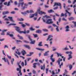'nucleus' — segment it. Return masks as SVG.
Instances as JSON below:
<instances>
[{
  "label": "nucleus",
  "mask_w": 76,
  "mask_h": 76,
  "mask_svg": "<svg viewBox=\"0 0 76 76\" xmlns=\"http://www.w3.org/2000/svg\"><path fill=\"white\" fill-rule=\"evenodd\" d=\"M37 18H37V17L34 18V20H37Z\"/></svg>",
  "instance_id": "338daca9"
},
{
  "label": "nucleus",
  "mask_w": 76,
  "mask_h": 76,
  "mask_svg": "<svg viewBox=\"0 0 76 76\" xmlns=\"http://www.w3.org/2000/svg\"><path fill=\"white\" fill-rule=\"evenodd\" d=\"M9 36L10 37H12V39H15V38L13 37H14V35H13V34H10V35Z\"/></svg>",
  "instance_id": "4be33fe9"
},
{
  "label": "nucleus",
  "mask_w": 76,
  "mask_h": 76,
  "mask_svg": "<svg viewBox=\"0 0 76 76\" xmlns=\"http://www.w3.org/2000/svg\"><path fill=\"white\" fill-rule=\"evenodd\" d=\"M36 32L38 34H41L42 33V30H36Z\"/></svg>",
  "instance_id": "a211bd4d"
},
{
  "label": "nucleus",
  "mask_w": 76,
  "mask_h": 76,
  "mask_svg": "<svg viewBox=\"0 0 76 76\" xmlns=\"http://www.w3.org/2000/svg\"><path fill=\"white\" fill-rule=\"evenodd\" d=\"M60 61H62V59L61 58H59L58 59L57 61V63H58L59 66V67L60 69H61V66H63V63L61 62V64H60Z\"/></svg>",
  "instance_id": "f03ea898"
},
{
  "label": "nucleus",
  "mask_w": 76,
  "mask_h": 76,
  "mask_svg": "<svg viewBox=\"0 0 76 76\" xmlns=\"http://www.w3.org/2000/svg\"><path fill=\"white\" fill-rule=\"evenodd\" d=\"M15 28L16 31L18 32L20 34H22L23 31H20V27L17 26H15Z\"/></svg>",
  "instance_id": "20e7f679"
},
{
  "label": "nucleus",
  "mask_w": 76,
  "mask_h": 76,
  "mask_svg": "<svg viewBox=\"0 0 76 76\" xmlns=\"http://www.w3.org/2000/svg\"><path fill=\"white\" fill-rule=\"evenodd\" d=\"M67 70L66 69H65V72L63 76H65V75L67 74Z\"/></svg>",
  "instance_id": "79ce46f5"
},
{
  "label": "nucleus",
  "mask_w": 76,
  "mask_h": 76,
  "mask_svg": "<svg viewBox=\"0 0 76 76\" xmlns=\"http://www.w3.org/2000/svg\"><path fill=\"white\" fill-rule=\"evenodd\" d=\"M53 36H52V35H49L48 38H47V39L46 40V41H48L49 40V39H50V38H53Z\"/></svg>",
  "instance_id": "aec40b11"
},
{
  "label": "nucleus",
  "mask_w": 76,
  "mask_h": 76,
  "mask_svg": "<svg viewBox=\"0 0 76 76\" xmlns=\"http://www.w3.org/2000/svg\"><path fill=\"white\" fill-rule=\"evenodd\" d=\"M57 54L58 57H59V56H60L61 57V56H62V55L61 53H57Z\"/></svg>",
  "instance_id": "4c0bfd02"
},
{
  "label": "nucleus",
  "mask_w": 76,
  "mask_h": 76,
  "mask_svg": "<svg viewBox=\"0 0 76 76\" xmlns=\"http://www.w3.org/2000/svg\"><path fill=\"white\" fill-rule=\"evenodd\" d=\"M40 10H41V9H40V8H39L37 10V12H39V14L41 15V14H44V15H45V14H46V13L45 12Z\"/></svg>",
  "instance_id": "423d86ee"
},
{
  "label": "nucleus",
  "mask_w": 76,
  "mask_h": 76,
  "mask_svg": "<svg viewBox=\"0 0 76 76\" xmlns=\"http://www.w3.org/2000/svg\"><path fill=\"white\" fill-rule=\"evenodd\" d=\"M15 53L18 55V56H20V54H21L20 52H19V50L18 49H17V51H15Z\"/></svg>",
  "instance_id": "ddd939ff"
},
{
  "label": "nucleus",
  "mask_w": 76,
  "mask_h": 76,
  "mask_svg": "<svg viewBox=\"0 0 76 76\" xmlns=\"http://www.w3.org/2000/svg\"><path fill=\"white\" fill-rule=\"evenodd\" d=\"M48 18H49V17L47 15H45L42 18L43 22H44V23L46 22V21L45 20H47V19Z\"/></svg>",
  "instance_id": "6e6552de"
},
{
  "label": "nucleus",
  "mask_w": 76,
  "mask_h": 76,
  "mask_svg": "<svg viewBox=\"0 0 76 76\" xmlns=\"http://www.w3.org/2000/svg\"><path fill=\"white\" fill-rule=\"evenodd\" d=\"M62 19L63 20H64V21H67V20L65 19V18H63Z\"/></svg>",
  "instance_id": "0e129e2a"
},
{
  "label": "nucleus",
  "mask_w": 76,
  "mask_h": 76,
  "mask_svg": "<svg viewBox=\"0 0 76 76\" xmlns=\"http://www.w3.org/2000/svg\"><path fill=\"white\" fill-rule=\"evenodd\" d=\"M69 50V49L67 47H66L65 48H62V50H65V51H68Z\"/></svg>",
  "instance_id": "412c9836"
},
{
  "label": "nucleus",
  "mask_w": 76,
  "mask_h": 76,
  "mask_svg": "<svg viewBox=\"0 0 76 76\" xmlns=\"http://www.w3.org/2000/svg\"><path fill=\"white\" fill-rule=\"evenodd\" d=\"M7 31V30H4L2 31V32L4 33V32H6Z\"/></svg>",
  "instance_id": "864d4df0"
},
{
  "label": "nucleus",
  "mask_w": 76,
  "mask_h": 76,
  "mask_svg": "<svg viewBox=\"0 0 76 76\" xmlns=\"http://www.w3.org/2000/svg\"><path fill=\"white\" fill-rule=\"evenodd\" d=\"M69 53H70V54L69 55V58H68V60H69L70 59L72 58V54H73L72 52L71 51L69 52Z\"/></svg>",
  "instance_id": "9d476101"
},
{
  "label": "nucleus",
  "mask_w": 76,
  "mask_h": 76,
  "mask_svg": "<svg viewBox=\"0 0 76 76\" xmlns=\"http://www.w3.org/2000/svg\"><path fill=\"white\" fill-rule=\"evenodd\" d=\"M9 13V12L8 11H7L5 12H3L2 14L3 15H6V14H8Z\"/></svg>",
  "instance_id": "5701e85b"
},
{
  "label": "nucleus",
  "mask_w": 76,
  "mask_h": 76,
  "mask_svg": "<svg viewBox=\"0 0 76 76\" xmlns=\"http://www.w3.org/2000/svg\"><path fill=\"white\" fill-rule=\"evenodd\" d=\"M24 46L25 47H26V48H27L28 49H29V48H30V46H29V45H25Z\"/></svg>",
  "instance_id": "cd10ccee"
},
{
  "label": "nucleus",
  "mask_w": 76,
  "mask_h": 76,
  "mask_svg": "<svg viewBox=\"0 0 76 76\" xmlns=\"http://www.w3.org/2000/svg\"><path fill=\"white\" fill-rule=\"evenodd\" d=\"M28 38H29L30 41H31L30 42V44H35V40L32 41V39L31 38V37L30 36H28Z\"/></svg>",
  "instance_id": "39448f33"
},
{
  "label": "nucleus",
  "mask_w": 76,
  "mask_h": 76,
  "mask_svg": "<svg viewBox=\"0 0 76 76\" xmlns=\"http://www.w3.org/2000/svg\"><path fill=\"white\" fill-rule=\"evenodd\" d=\"M25 66H26L27 65V62H26V60H25Z\"/></svg>",
  "instance_id": "bf43d9fd"
},
{
  "label": "nucleus",
  "mask_w": 76,
  "mask_h": 76,
  "mask_svg": "<svg viewBox=\"0 0 76 76\" xmlns=\"http://www.w3.org/2000/svg\"><path fill=\"white\" fill-rule=\"evenodd\" d=\"M9 48V47H8V46L7 45H5L4 48Z\"/></svg>",
  "instance_id": "4d7b16f0"
},
{
  "label": "nucleus",
  "mask_w": 76,
  "mask_h": 76,
  "mask_svg": "<svg viewBox=\"0 0 76 76\" xmlns=\"http://www.w3.org/2000/svg\"><path fill=\"white\" fill-rule=\"evenodd\" d=\"M66 29L65 31L66 32H69L70 31L69 29V26H67L65 27Z\"/></svg>",
  "instance_id": "f8f14e48"
},
{
  "label": "nucleus",
  "mask_w": 76,
  "mask_h": 76,
  "mask_svg": "<svg viewBox=\"0 0 76 76\" xmlns=\"http://www.w3.org/2000/svg\"><path fill=\"white\" fill-rule=\"evenodd\" d=\"M15 41H16V42H17V44H18V42H21V43L22 42V41L20 40H15Z\"/></svg>",
  "instance_id": "f704fd0d"
},
{
  "label": "nucleus",
  "mask_w": 76,
  "mask_h": 76,
  "mask_svg": "<svg viewBox=\"0 0 76 76\" xmlns=\"http://www.w3.org/2000/svg\"><path fill=\"white\" fill-rule=\"evenodd\" d=\"M33 73H34V74H35V73H36V71H35V70H33Z\"/></svg>",
  "instance_id": "774afa93"
},
{
  "label": "nucleus",
  "mask_w": 76,
  "mask_h": 76,
  "mask_svg": "<svg viewBox=\"0 0 76 76\" xmlns=\"http://www.w3.org/2000/svg\"><path fill=\"white\" fill-rule=\"evenodd\" d=\"M2 60H3L5 62H6V63H7V62H8V61H9L7 58H6L4 57V58H2Z\"/></svg>",
  "instance_id": "dca6fc26"
},
{
  "label": "nucleus",
  "mask_w": 76,
  "mask_h": 76,
  "mask_svg": "<svg viewBox=\"0 0 76 76\" xmlns=\"http://www.w3.org/2000/svg\"><path fill=\"white\" fill-rule=\"evenodd\" d=\"M69 70H71L72 69V65H69Z\"/></svg>",
  "instance_id": "c03bdc74"
},
{
  "label": "nucleus",
  "mask_w": 76,
  "mask_h": 76,
  "mask_svg": "<svg viewBox=\"0 0 76 76\" xmlns=\"http://www.w3.org/2000/svg\"><path fill=\"white\" fill-rule=\"evenodd\" d=\"M10 1H9L7 4V6H10Z\"/></svg>",
  "instance_id": "8fccbe9b"
},
{
  "label": "nucleus",
  "mask_w": 76,
  "mask_h": 76,
  "mask_svg": "<svg viewBox=\"0 0 76 76\" xmlns=\"http://www.w3.org/2000/svg\"><path fill=\"white\" fill-rule=\"evenodd\" d=\"M60 5H61V4H60V3L59 2H55L54 4V5H53V6H60Z\"/></svg>",
  "instance_id": "4468645a"
},
{
  "label": "nucleus",
  "mask_w": 76,
  "mask_h": 76,
  "mask_svg": "<svg viewBox=\"0 0 76 76\" xmlns=\"http://www.w3.org/2000/svg\"><path fill=\"white\" fill-rule=\"evenodd\" d=\"M10 34H11V32L10 31H8L7 32V35H10Z\"/></svg>",
  "instance_id": "ea45409f"
},
{
  "label": "nucleus",
  "mask_w": 76,
  "mask_h": 76,
  "mask_svg": "<svg viewBox=\"0 0 76 76\" xmlns=\"http://www.w3.org/2000/svg\"><path fill=\"white\" fill-rule=\"evenodd\" d=\"M37 50H39V51H44L45 49H42V48H36Z\"/></svg>",
  "instance_id": "a878e982"
},
{
  "label": "nucleus",
  "mask_w": 76,
  "mask_h": 76,
  "mask_svg": "<svg viewBox=\"0 0 76 76\" xmlns=\"http://www.w3.org/2000/svg\"><path fill=\"white\" fill-rule=\"evenodd\" d=\"M30 29L31 31H33L35 30V29L33 28L32 27H31L30 28Z\"/></svg>",
  "instance_id": "a18cd8bd"
},
{
  "label": "nucleus",
  "mask_w": 76,
  "mask_h": 76,
  "mask_svg": "<svg viewBox=\"0 0 76 76\" xmlns=\"http://www.w3.org/2000/svg\"><path fill=\"white\" fill-rule=\"evenodd\" d=\"M7 56L8 57V58H10H10H11V56H9L8 55H7Z\"/></svg>",
  "instance_id": "69168bd1"
},
{
  "label": "nucleus",
  "mask_w": 76,
  "mask_h": 76,
  "mask_svg": "<svg viewBox=\"0 0 76 76\" xmlns=\"http://www.w3.org/2000/svg\"><path fill=\"white\" fill-rule=\"evenodd\" d=\"M39 46H42V42H40L38 44Z\"/></svg>",
  "instance_id": "37998d69"
},
{
  "label": "nucleus",
  "mask_w": 76,
  "mask_h": 76,
  "mask_svg": "<svg viewBox=\"0 0 76 76\" xmlns=\"http://www.w3.org/2000/svg\"><path fill=\"white\" fill-rule=\"evenodd\" d=\"M18 37L20 39H23V38L22 37L20 36L19 34L18 35Z\"/></svg>",
  "instance_id": "393cba45"
},
{
  "label": "nucleus",
  "mask_w": 76,
  "mask_h": 76,
  "mask_svg": "<svg viewBox=\"0 0 76 76\" xmlns=\"http://www.w3.org/2000/svg\"><path fill=\"white\" fill-rule=\"evenodd\" d=\"M3 3L2 2L0 3V10H3V9H2V7H3Z\"/></svg>",
  "instance_id": "6ab92c4d"
},
{
  "label": "nucleus",
  "mask_w": 76,
  "mask_h": 76,
  "mask_svg": "<svg viewBox=\"0 0 76 76\" xmlns=\"http://www.w3.org/2000/svg\"><path fill=\"white\" fill-rule=\"evenodd\" d=\"M20 69V68H17L16 69L17 71H19V72H20V70L21 71V69Z\"/></svg>",
  "instance_id": "09e8293b"
},
{
  "label": "nucleus",
  "mask_w": 76,
  "mask_h": 76,
  "mask_svg": "<svg viewBox=\"0 0 76 76\" xmlns=\"http://www.w3.org/2000/svg\"><path fill=\"white\" fill-rule=\"evenodd\" d=\"M21 13L22 14V15H24V16H26V15L27 14V13L26 12H21Z\"/></svg>",
  "instance_id": "c9c22d12"
},
{
  "label": "nucleus",
  "mask_w": 76,
  "mask_h": 76,
  "mask_svg": "<svg viewBox=\"0 0 76 76\" xmlns=\"http://www.w3.org/2000/svg\"><path fill=\"white\" fill-rule=\"evenodd\" d=\"M52 48H53V51H56V50H57V49L55 48V47H53Z\"/></svg>",
  "instance_id": "e433bc0d"
},
{
  "label": "nucleus",
  "mask_w": 76,
  "mask_h": 76,
  "mask_svg": "<svg viewBox=\"0 0 76 76\" xmlns=\"http://www.w3.org/2000/svg\"><path fill=\"white\" fill-rule=\"evenodd\" d=\"M25 24L26 26H30V24L28 23H26Z\"/></svg>",
  "instance_id": "3c124183"
},
{
  "label": "nucleus",
  "mask_w": 76,
  "mask_h": 76,
  "mask_svg": "<svg viewBox=\"0 0 76 76\" xmlns=\"http://www.w3.org/2000/svg\"><path fill=\"white\" fill-rule=\"evenodd\" d=\"M33 35L34 36V38H37L38 37V35L37 34H33Z\"/></svg>",
  "instance_id": "473e14b6"
},
{
  "label": "nucleus",
  "mask_w": 76,
  "mask_h": 76,
  "mask_svg": "<svg viewBox=\"0 0 76 76\" xmlns=\"http://www.w3.org/2000/svg\"><path fill=\"white\" fill-rule=\"evenodd\" d=\"M10 25H12L13 26H15L16 25V24H15L14 23H11L10 24Z\"/></svg>",
  "instance_id": "49530a36"
},
{
  "label": "nucleus",
  "mask_w": 76,
  "mask_h": 76,
  "mask_svg": "<svg viewBox=\"0 0 76 76\" xmlns=\"http://www.w3.org/2000/svg\"><path fill=\"white\" fill-rule=\"evenodd\" d=\"M48 12L49 13H51L52 12H53V11L52 10H49L48 11Z\"/></svg>",
  "instance_id": "de8ad7c7"
},
{
  "label": "nucleus",
  "mask_w": 76,
  "mask_h": 76,
  "mask_svg": "<svg viewBox=\"0 0 76 76\" xmlns=\"http://www.w3.org/2000/svg\"><path fill=\"white\" fill-rule=\"evenodd\" d=\"M44 70V69H45V64H43V66H42L41 67V70Z\"/></svg>",
  "instance_id": "bb28decb"
},
{
  "label": "nucleus",
  "mask_w": 76,
  "mask_h": 76,
  "mask_svg": "<svg viewBox=\"0 0 76 76\" xmlns=\"http://www.w3.org/2000/svg\"><path fill=\"white\" fill-rule=\"evenodd\" d=\"M21 62L20 61V62L19 63H18V65L19 66V67L20 69H22V67L21 66L19 65L20 64V62Z\"/></svg>",
  "instance_id": "c756f323"
},
{
  "label": "nucleus",
  "mask_w": 76,
  "mask_h": 76,
  "mask_svg": "<svg viewBox=\"0 0 76 76\" xmlns=\"http://www.w3.org/2000/svg\"><path fill=\"white\" fill-rule=\"evenodd\" d=\"M38 15V12H37L35 14H33L31 15H30L29 18H32L33 17H34V16H37Z\"/></svg>",
  "instance_id": "1a4fd4ad"
},
{
  "label": "nucleus",
  "mask_w": 76,
  "mask_h": 76,
  "mask_svg": "<svg viewBox=\"0 0 76 76\" xmlns=\"http://www.w3.org/2000/svg\"><path fill=\"white\" fill-rule=\"evenodd\" d=\"M66 13H65V15L64 14L62 13L61 15V17H62L63 16H64V15L65 16V17H67V13H68L69 15V16H70V15H71L70 14V12H68V11H67V10H66Z\"/></svg>",
  "instance_id": "7ed1b4c3"
},
{
  "label": "nucleus",
  "mask_w": 76,
  "mask_h": 76,
  "mask_svg": "<svg viewBox=\"0 0 76 76\" xmlns=\"http://www.w3.org/2000/svg\"><path fill=\"white\" fill-rule=\"evenodd\" d=\"M22 53L23 56H25V54H26V52L25 50H23L22 51Z\"/></svg>",
  "instance_id": "7c9ffc66"
},
{
  "label": "nucleus",
  "mask_w": 76,
  "mask_h": 76,
  "mask_svg": "<svg viewBox=\"0 0 76 76\" xmlns=\"http://www.w3.org/2000/svg\"><path fill=\"white\" fill-rule=\"evenodd\" d=\"M36 64H37V63H35L33 64V67L34 68H36Z\"/></svg>",
  "instance_id": "72a5a7b5"
},
{
  "label": "nucleus",
  "mask_w": 76,
  "mask_h": 76,
  "mask_svg": "<svg viewBox=\"0 0 76 76\" xmlns=\"http://www.w3.org/2000/svg\"><path fill=\"white\" fill-rule=\"evenodd\" d=\"M69 20H74L75 18L73 17H71V18H69Z\"/></svg>",
  "instance_id": "2f4dec72"
},
{
  "label": "nucleus",
  "mask_w": 76,
  "mask_h": 76,
  "mask_svg": "<svg viewBox=\"0 0 76 76\" xmlns=\"http://www.w3.org/2000/svg\"><path fill=\"white\" fill-rule=\"evenodd\" d=\"M43 31H44V32H48V30L47 29H43Z\"/></svg>",
  "instance_id": "603ef678"
},
{
  "label": "nucleus",
  "mask_w": 76,
  "mask_h": 76,
  "mask_svg": "<svg viewBox=\"0 0 76 76\" xmlns=\"http://www.w3.org/2000/svg\"><path fill=\"white\" fill-rule=\"evenodd\" d=\"M14 55L15 57H17V58H19V56H18L16 54H14Z\"/></svg>",
  "instance_id": "13d9d810"
},
{
  "label": "nucleus",
  "mask_w": 76,
  "mask_h": 76,
  "mask_svg": "<svg viewBox=\"0 0 76 76\" xmlns=\"http://www.w3.org/2000/svg\"><path fill=\"white\" fill-rule=\"evenodd\" d=\"M48 53H49V51H48L47 52H45V53H44V56H48Z\"/></svg>",
  "instance_id": "b1692460"
},
{
  "label": "nucleus",
  "mask_w": 76,
  "mask_h": 76,
  "mask_svg": "<svg viewBox=\"0 0 76 76\" xmlns=\"http://www.w3.org/2000/svg\"><path fill=\"white\" fill-rule=\"evenodd\" d=\"M53 38H52L49 40V41H50V44H53V42L51 41L53 40Z\"/></svg>",
  "instance_id": "a19ab883"
},
{
  "label": "nucleus",
  "mask_w": 76,
  "mask_h": 76,
  "mask_svg": "<svg viewBox=\"0 0 76 76\" xmlns=\"http://www.w3.org/2000/svg\"><path fill=\"white\" fill-rule=\"evenodd\" d=\"M53 28V27H52V26H49L48 27V29H50V28Z\"/></svg>",
  "instance_id": "e2e57ef3"
},
{
  "label": "nucleus",
  "mask_w": 76,
  "mask_h": 76,
  "mask_svg": "<svg viewBox=\"0 0 76 76\" xmlns=\"http://www.w3.org/2000/svg\"><path fill=\"white\" fill-rule=\"evenodd\" d=\"M23 1V0H20L19 1L20 3H18V7H20L21 6V10H24L26 8H27L26 6H28V5Z\"/></svg>",
  "instance_id": "f257e3e1"
},
{
  "label": "nucleus",
  "mask_w": 76,
  "mask_h": 76,
  "mask_svg": "<svg viewBox=\"0 0 76 76\" xmlns=\"http://www.w3.org/2000/svg\"><path fill=\"white\" fill-rule=\"evenodd\" d=\"M8 18L10 19V20L12 21L13 23H15V21L13 20V18L12 17H8Z\"/></svg>",
  "instance_id": "2eb2a0df"
},
{
  "label": "nucleus",
  "mask_w": 76,
  "mask_h": 76,
  "mask_svg": "<svg viewBox=\"0 0 76 76\" xmlns=\"http://www.w3.org/2000/svg\"><path fill=\"white\" fill-rule=\"evenodd\" d=\"M46 23L48 24H52L53 23V21H52V19H48L47 20Z\"/></svg>",
  "instance_id": "0eeeda50"
},
{
  "label": "nucleus",
  "mask_w": 76,
  "mask_h": 76,
  "mask_svg": "<svg viewBox=\"0 0 76 76\" xmlns=\"http://www.w3.org/2000/svg\"><path fill=\"white\" fill-rule=\"evenodd\" d=\"M69 48H70L71 49V50H73V49L74 48L73 47L72 48L71 46L69 45Z\"/></svg>",
  "instance_id": "5fc2aeb1"
},
{
  "label": "nucleus",
  "mask_w": 76,
  "mask_h": 76,
  "mask_svg": "<svg viewBox=\"0 0 76 76\" xmlns=\"http://www.w3.org/2000/svg\"><path fill=\"white\" fill-rule=\"evenodd\" d=\"M21 26H22V27H23V28H25V27L26 26L24 24H21Z\"/></svg>",
  "instance_id": "680f3d73"
},
{
  "label": "nucleus",
  "mask_w": 76,
  "mask_h": 76,
  "mask_svg": "<svg viewBox=\"0 0 76 76\" xmlns=\"http://www.w3.org/2000/svg\"><path fill=\"white\" fill-rule=\"evenodd\" d=\"M14 60H15L14 59V58H13L12 60H11V63L12 64V65L13 64V61H14Z\"/></svg>",
  "instance_id": "58836bf2"
},
{
  "label": "nucleus",
  "mask_w": 76,
  "mask_h": 76,
  "mask_svg": "<svg viewBox=\"0 0 76 76\" xmlns=\"http://www.w3.org/2000/svg\"><path fill=\"white\" fill-rule=\"evenodd\" d=\"M57 28H56V30L57 32H60V30L59 29H58V26H56Z\"/></svg>",
  "instance_id": "c85d7f7f"
},
{
  "label": "nucleus",
  "mask_w": 76,
  "mask_h": 76,
  "mask_svg": "<svg viewBox=\"0 0 76 76\" xmlns=\"http://www.w3.org/2000/svg\"><path fill=\"white\" fill-rule=\"evenodd\" d=\"M4 1H5V0H0V3H3V2H4Z\"/></svg>",
  "instance_id": "052dcab7"
},
{
  "label": "nucleus",
  "mask_w": 76,
  "mask_h": 76,
  "mask_svg": "<svg viewBox=\"0 0 76 76\" xmlns=\"http://www.w3.org/2000/svg\"><path fill=\"white\" fill-rule=\"evenodd\" d=\"M16 13V12L15 11H13L11 12V14H15Z\"/></svg>",
  "instance_id": "6e6d98bb"
},
{
  "label": "nucleus",
  "mask_w": 76,
  "mask_h": 76,
  "mask_svg": "<svg viewBox=\"0 0 76 76\" xmlns=\"http://www.w3.org/2000/svg\"><path fill=\"white\" fill-rule=\"evenodd\" d=\"M29 31L27 30L26 31V30H24V31H23L22 33L25 34H29Z\"/></svg>",
  "instance_id": "f3484780"
},
{
  "label": "nucleus",
  "mask_w": 76,
  "mask_h": 76,
  "mask_svg": "<svg viewBox=\"0 0 76 76\" xmlns=\"http://www.w3.org/2000/svg\"><path fill=\"white\" fill-rule=\"evenodd\" d=\"M53 54H52L50 56V60H51L52 63H54V62L55 61V60H54V58H53Z\"/></svg>",
  "instance_id": "9b49d317"
}]
</instances>
